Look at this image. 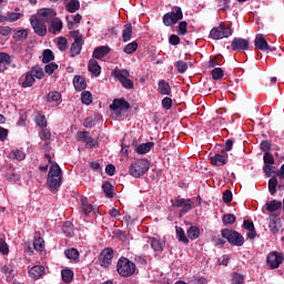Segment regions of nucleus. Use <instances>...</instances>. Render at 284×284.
Masks as SVG:
<instances>
[{
    "label": "nucleus",
    "instance_id": "obj_36",
    "mask_svg": "<svg viewBox=\"0 0 284 284\" xmlns=\"http://www.w3.org/2000/svg\"><path fill=\"white\" fill-rule=\"evenodd\" d=\"M154 148V142L142 143L136 148L138 154H148Z\"/></svg>",
    "mask_w": 284,
    "mask_h": 284
},
{
    "label": "nucleus",
    "instance_id": "obj_30",
    "mask_svg": "<svg viewBox=\"0 0 284 284\" xmlns=\"http://www.w3.org/2000/svg\"><path fill=\"white\" fill-rule=\"evenodd\" d=\"M102 190L106 199H114V186L110 182H104L102 184Z\"/></svg>",
    "mask_w": 284,
    "mask_h": 284
},
{
    "label": "nucleus",
    "instance_id": "obj_40",
    "mask_svg": "<svg viewBox=\"0 0 284 284\" xmlns=\"http://www.w3.org/2000/svg\"><path fill=\"white\" fill-rule=\"evenodd\" d=\"M223 225H234L236 223V216L232 213H226L222 216Z\"/></svg>",
    "mask_w": 284,
    "mask_h": 284
},
{
    "label": "nucleus",
    "instance_id": "obj_10",
    "mask_svg": "<svg viewBox=\"0 0 284 284\" xmlns=\"http://www.w3.org/2000/svg\"><path fill=\"white\" fill-rule=\"evenodd\" d=\"M30 24L38 37H45V34H48V27L45 26V22L37 18V16L30 17Z\"/></svg>",
    "mask_w": 284,
    "mask_h": 284
},
{
    "label": "nucleus",
    "instance_id": "obj_5",
    "mask_svg": "<svg viewBox=\"0 0 284 284\" xmlns=\"http://www.w3.org/2000/svg\"><path fill=\"white\" fill-rule=\"evenodd\" d=\"M222 236L223 239H226L227 243L230 245H233L234 247H243L245 244V237L239 231H232L229 229L222 230Z\"/></svg>",
    "mask_w": 284,
    "mask_h": 284
},
{
    "label": "nucleus",
    "instance_id": "obj_20",
    "mask_svg": "<svg viewBox=\"0 0 284 284\" xmlns=\"http://www.w3.org/2000/svg\"><path fill=\"white\" fill-rule=\"evenodd\" d=\"M73 85H74V89L77 90V92H83V90H85V88H88L85 78H83L81 75H75L73 78Z\"/></svg>",
    "mask_w": 284,
    "mask_h": 284
},
{
    "label": "nucleus",
    "instance_id": "obj_29",
    "mask_svg": "<svg viewBox=\"0 0 284 284\" xmlns=\"http://www.w3.org/2000/svg\"><path fill=\"white\" fill-rule=\"evenodd\" d=\"M61 276L63 283L70 284L74 280V271L70 268H64L61 271Z\"/></svg>",
    "mask_w": 284,
    "mask_h": 284
},
{
    "label": "nucleus",
    "instance_id": "obj_52",
    "mask_svg": "<svg viewBox=\"0 0 284 284\" xmlns=\"http://www.w3.org/2000/svg\"><path fill=\"white\" fill-rule=\"evenodd\" d=\"M245 283V276L241 273H234L231 280V284H243Z\"/></svg>",
    "mask_w": 284,
    "mask_h": 284
},
{
    "label": "nucleus",
    "instance_id": "obj_15",
    "mask_svg": "<svg viewBox=\"0 0 284 284\" xmlns=\"http://www.w3.org/2000/svg\"><path fill=\"white\" fill-rule=\"evenodd\" d=\"M212 165L216 168H223V165H227V153L223 151L222 153H217L210 158Z\"/></svg>",
    "mask_w": 284,
    "mask_h": 284
},
{
    "label": "nucleus",
    "instance_id": "obj_24",
    "mask_svg": "<svg viewBox=\"0 0 284 284\" xmlns=\"http://www.w3.org/2000/svg\"><path fill=\"white\" fill-rule=\"evenodd\" d=\"M81 210H82V214H84L85 216H90L91 212H94V206L90 204V202L88 201V197L81 199Z\"/></svg>",
    "mask_w": 284,
    "mask_h": 284
},
{
    "label": "nucleus",
    "instance_id": "obj_34",
    "mask_svg": "<svg viewBox=\"0 0 284 284\" xmlns=\"http://www.w3.org/2000/svg\"><path fill=\"white\" fill-rule=\"evenodd\" d=\"M281 207H283L282 201L273 200L266 203L267 212H276L277 210H281Z\"/></svg>",
    "mask_w": 284,
    "mask_h": 284
},
{
    "label": "nucleus",
    "instance_id": "obj_16",
    "mask_svg": "<svg viewBox=\"0 0 284 284\" xmlns=\"http://www.w3.org/2000/svg\"><path fill=\"white\" fill-rule=\"evenodd\" d=\"M38 16L41 17L42 21H52L57 17V11L50 8H43L38 11Z\"/></svg>",
    "mask_w": 284,
    "mask_h": 284
},
{
    "label": "nucleus",
    "instance_id": "obj_12",
    "mask_svg": "<svg viewBox=\"0 0 284 284\" xmlns=\"http://www.w3.org/2000/svg\"><path fill=\"white\" fill-rule=\"evenodd\" d=\"M254 45L256 50H261V52H276V47H270L265 36L257 34L254 40Z\"/></svg>",
    "mask_w": 284,
    "mask_h": 284
},
{
    "label": "nucleus",
    "instance_id": "obj_11",
    "mask_svg": "<svg viewBox=\"0 0 284 284\" xmlns=\"http://www.w3.org/2000/svg\"><path fill=\"white\" fill-rule=\"evenodd\" d=\"M112 258H114V250L106 247L100 253L98 261L101 267H110Z\"/></svg>",
    "mask_w": 284,
    "mask_h": 284
},
{
    "label": "nucleus",
    "instance_id": "obj_39",
    "mask_svg": "<svg viewBox=\"0 0 284 284\" xmlns=\"http://www.w3.org/2000/svg\"><path fill=\"white\" fill-rule=\"evenodd\" d=\"M136 50H139V42L133 41V42L128 43L124 47L123 52H125V54H134V52H136Z\"/></svg>",
    "mask_w": 284,
    "mask_h": 284
},
{
    "label": "nucleus",
    "instance_id": "obj_14",
    "mask_svg": "<svg viewBox=\"0 0 284 284\" xmlns=\"http://www.w3.org/2000/svg\"><path fill=\"white\" fill-rule=\"evenodd\" d=\"M173 207H183L181 210V213L183 214H187V212H190V210H192L194 206L192 205V200L187 199H181L178 197L175 199V202L172 203Z\"/></svg>",
    "mask_w": 284,
    "mask_h": 284
},
{
    "label": "nucleus",
    "instance_id": "obj_55",
    "mask_svg": "<svg viewBox=\"0 0 284 284\" xmlns=\"http://www.w3.org/2000/svg\"><path fill=\"white\" fill-rule=\"evenodd\" d=\"M0 63H3L4 65H10L12 63V58L6 52H0Z\"/></svg>",
    "mask_w": 284,
    "mask_h": 284
},
{
    "label": "nucleus",
    "instance_id": "obj_27",
    "mask_svg": "<svg viewBox=\"0 0 284 284\" xmlns=\"http://www.w3.org/2000/svg\"><path fill=\"white\" fill-rule=\"evenodd\" d=\"M175 233L176 239L180 243H183L184 245H187L190 243V240L187 239V235H185V231L181 226H175Z\"/></svg>",
    "mask_w": 284,
    "mask_h": 284
},
{
    "label": "nucleus",
    "instance_id": "obj_28",
    "mask_svg": "<svg viewBox=\"0 0 284 284\" xmlns=\"http://www.w3.org/2000/svg\"><path fill=\"white\" fill-rule=\"evenodd\" d=\"M8 159H11V161H24L26 160V153L21 150H12L8 154Z\"/></svg>",
    "mask_w": 284,
    "mask_h": 284
},
{
    "label": "nucleus",
    "instance_id": "obj_31",
    "mask_svg": "<svg viewBox=\"0 0 284 284\" xmlns=\"http://www.w3.org/2000/svg\"><path fill=\"white\" fill-rule=\"evenodd\" d=\"M132 39V23L124 24V29L122 31V41L128 43Z\"/></svg>",
    "mask_w": 284,
    "mask_h": 284
},
{
    "label": "nucleus",
    "instance_id": "obj_32",
    "mask_svg": "<svg viewBox=\"0 0 284 284\" xmlns=\"http://www.w3.org/2000/svg\"><path fill=\"white\" fill-rule=\"evenodd\" d=\"M63 30V21L59 19H54L51 21V28H49V32H52V34H57V32H61Z\"/></svg>",
    "mask_w": 284,
    "mask_h": 284
},
{
    "label": "nucleus",
    "instance_id": "obj_47",
    "mask_svg": "<svg viewBox=\"0 0 284 284\" xmlns=\"http://www.w3.org/2000/svg\"><path fill=\"white\" fill-rule=\"evenodd\" d=\"M81 19H82V17H81V14H75L74 17H73V21H70V18H65V20H67V28H68V30H72L73 28H74V23H81Z\"/></svg>",
    "mask_w": 284,
    "mask_h": 284
},
{
    "label": "nucleus",
    "instance_id": "obj_35",
    "mask_svg": "<svg viewBox=\"0 0 284 284\" xmlns=\"http://www.w3.org/2000/svg\"><path fill=\"white\" fill-rule=\"evenodd\" d=\"M83 43L84 42H73L71 44L70 54L72 58L81 54V50H83Z\"/></svg>",
    "mask_w": 284,
    "mask_h": 284
},
{
    "label": "nucleus",
    "instance_id": "obj_33",
    "mask_svg": "<svg viewBox=\"0 0 284 284\" xmlns=\"http://www.w3.org/2000/svg\"><path fill=\"white\" fill-rule=\"evenodd\" d=\"M80 8H81V2H79V0H70L65 4V10L67 12H70V13L77 12Z\"/></svg>",
    "mask_w": 284,
    "mask_h": 284
},
{
    "label": "nucleus",
    "instance_id": "obj_13",
    "mask_svg": "<svg viewBox=\"0 0 284 284\" xmlns=\"http://www.w3.org/2000/svg\"><path fill=\"white\" fill-rule=\"evenodd\" d=\"M231 50H233V52L250 50V40L243 38H234L231 42Z\"/></svg>",
    "mask_w": 284,
    "mask_h": 284
},
{
    "label": "nucleus",
    "instance_id": "obj_48",
    "mask_svg": "<svg viewBox=\"0 0 284 284\" xmlns=\"http://www.w3.org/2000/svg\"><path fill=\"white\" fill-rule=\"evenodd\" d=\"M13 39H14V41H23V39H28V30L21 29V30L16 31Z\"/></svg>",
    "mask_w": 284,
    "mask_h": 284
},
{
    "label": "nucleus",
    "instance_id": "obj_21",
    "mask_svg": "<svg viewBox=\"0 0 284 284\" xmlns=\"http://www.w3.org/2000/svg\"><path fill=\"white\" fill-rule=\"evenodd\" d=\"M111 49L108 45L98 47L93 51V59H103V57H106V54H110Z\"/></svg>",
    "mask_w": 284,
    "mask_h": 284
},
{
    "label": "nucleus",
    "instance_id": "obj_8",
    "mask_svg": "<svg viewBox=\"0 0 284 284\" xmlns=\"http://www.w3.org/2000/svg\"><path fill=\"white\" fill-rule=\"evenodd\" d=\"M112 112H115L116 116H121L123 112H128L131 105L125 98L114 99L113 102L109 105Z\"/></svg>",
    "mask_w": 284,
    "mask_h": 284
},
{
    "label": "nucleus",
    "instance_id": "obj_9",
    "mask_svg": "<svg viewBox=\"0 0 284 284\" xmlns=\"http://www.w3.org/2000/svg\"><path fill=\"white\" fill-rule=\"evenodd\" d=\"M284 261L283 253H278L276 251L271 252L266 257V265L270 267V270H278L281 267V264Z\"/></svg>",
    "mask_w": 284,
    "mask_h": 284
},
{
    "label": "nucleus",
    "instance_id": "obj_26",
    "mask_svg": "<svg viewBox=\"0 0 284 284\" xmlns=\"http://www.w3.org/2000/svg\"><path fill=\"white\" fill-rule=\"evenodd\" d=\"M22 88H32L34 85V75L32 72H27L24 75H22Z\"/></svg>",
    "mask_w": 284,
    "mask_h": 284
},
{
    "label": "nucleus",
    "instance_id": "obj_42",
    "mask_svg": "<svg viewBox=\"0 0 284 284\" xmlns=\"http://www.w3.org/2000/svg\"><path fill=\"white\" fill-rule=\"evenodd\" d=\"M201 235V231L196 226H191L187 230V237L191 239V241H196L199 236Z\"/></svg>",
    "mask_w": 284,
    "mask_h": 284
},
{
    "label": "nucleus",
    "instance_id": "obj_54",
    "mask_svg": "<svg viewBox=\"0 0 284 284\" xmlns=\"http://www.w3.org/2000/svg\"><path fill=\"white\" fill-rule=\"evenodd\" d=\"M0 252L4 256H8V254H10V246H8V243L3 239H0Z\"/></svg>",
    "mask_w": 284,
    "mask_h": 284
},
{
    "label": "nucleus",
    "instance_id": "obj_25",
    "mask_svg": "<svg viewBox=\"0 0 284 284\" xmlns=\"http://www.w3.org/2000/svg\"><path fill=\"white\" fill-rule=\"evenodd\" d=\"M89 72H92L95 77L101 75V65H99V61L95 59H91L88 64Z\"/></svg>",
    "mask_w": 284,
    "mask_h": 284
},
{
    "label": "nucleus",
    "instance_id": "obj_63",
    "mask_svg": "<svg viewBox=\"0 0 284 284\" xmlns=\"http://www.w3.org/2000/svg\"><path fill=\"white\" fill-rule=\"evenodd\" d=\"M70 37L74 39V42H84L83 36L81 34V32H79V30L70 31Z\"/></svg>",
    "mask_w": 284,
    "mask_h": 284
},
{
    "label": "nucleus",
    "instance_id": "obj_4",
    "mask_svg": "<svg viewBox=\"0 0 284 284\" xmlns=\"http://www.w3.org/2000/svg\"><path fill=\"white\" fill-rule=\"evenodd\" d=\"M234 31L232 30V26L221 22L219 27L211 29L210 37L213 41H221V39H230Z\"/></svg>",
    "mask_w": 284,
    "mask_h": 284
},
{
    "label": "nucleus",
    "instance_id": "obj_60",
    "mask_svg": "<svg viewBox=\"0 0 284 284\" xmlns=\"http://www.w3.org/2000/svg\"><path fill=\"white\" fill-rule=\"evenodd\" d=\"M6 180L9 181L10 183H17V181H21V175L9 172L6 174Z\"/></svg>",
    "mask_w": 284,
    "mask_h": 284
},
{
    "label": "nucleus",
    "instance_id": "obj_64",
    "mask_svg": "<svg viewBox=\"0 0 284 284\" xmlns=\"http://www.w3.org/2000/svg\"><path fill=\"white\" fill-rule=\"evenodd\" d=\"M84 128H94L97 125V119L89 116L83 122Z\"/></svg>",
    "mask_w": 284,
    "mask_h": 284
},
{
    "label": "nucleus",
    "instance_id": "obj_43",
    "mask_svg": "<svg viewBox=\"0 0 284 284\" xmlns=\"http://www.w3.org/2000/svg\"><path fill=\"white\" fill-rule=\"evenodd\" d=\"M51 61H54V53L52 50L47 49L42 53V63H51Z\"/></svg>",
    "mask_w": 284,
    "mask_h": 284
},
{
    "label": "nucleus",
    "instance_id": "obj_41",
    "mask_svg": "<svg viewBox=\"0 0 284 284\" xmlns=\"http://www.w3.org/2000/svg\"><path fill=\"white\" fill-rule=\"evenodd\" d=\"M31 74L33 75V79L36 77V79H43V77H45V73L43 72V68L37 65V67H32L31 71Z\"/></svg>",
    "mask_w": 284,
    "mask_h": 284
},
{
    "label": "nucleus",
    "instance_id": "obj_49",
    "mask_svg": "<svg viewBox=\"0 0 284 284\" xmlns=\"http://www.w3.org/2000/svg\"><path fill=\"white\" fill-rule=\"evenodd\" d=\"M175 68L178 70V72L180 74H185V72H187V62L183 61V60H179L175 63Z\"/></svg>",
    "mask_w": 284,
    "mask_h": 284
},
{
    "label": "nucleus",
    "instance_id": "obj_7",
    "mask_svg": "<svg viewBox=\"0 0 284 284\" xmlns=\"http://www.w3.org/2000/svg\"><path fill=\"white\" fill-rule=\"evenodd\" d=\"M181 19H183V10L181 7H174L171 12L163 16L162 21L164 26L170 28V26H176Z\"/></svg>",
    "mask_w": 284,
    "mask_h": 284
},
{
    "label": "nucleus",
    "instance_id": "obj_38",
    "mask_svg": "<svg viewBox=\"0 0 284 284\" xmlns=\"http://www.w3.org/2000/svg\"><path fill=\"white\" fill-rule=\"evenodd\" d=\"M74 227V225L72 224V222H65L62 225V232L63 234H65V236H68L69 239H72V236H74V230L72 229Z\"/></svg>",
    "mask_w": 284,
    "mask_h": 284
},
{
    "label": "nucleus",
    "instance_id": "obj_46",
    "mask_svg": "<svg viewBox=\"0 0 284 284\" xmlns=\"http://www.w3.org/2000/svg\"><path fill=\"white\" fill-rule=\"evenodd\" d=\"M2 274H6L9 278H14V268H12V265L6 264L1 266Z\"/></svg>",
    "mask_w": 284,
    "mask_h": 284
},
{
    "label": "nucleus",
    "instance_id": "obj_56",
    "mask_svg": "<svg viewBox=\"0 0 284 284\" xmlns=\"http://www.w3.org/2000/svg\"><path fill=\"white\" fill-rule=\"evenodd\" d=\"M36 123L39 128H48V119H45V115H37Z\"/></svg>",
    "mask_w": 284,
    "mask_h": 284
},
{
    "label": "nucleus",
    "instance_id": "obj_62",
    "mask_svg": "<svg viewBox=\"0 0 284 284\" xmlns=\"http://www.w3.org/2000/svg\"><path fill=\"white\" fill-rule=\"evenodd\" d=\"M263 161L265 165H274V155L270 152L264 153Z\"/></svg>",
    "mask_w": 284,
    "mask_h": 284
},
{
    "label": "nucleus",
    "instance_id": "obj_37",
    "mask_svg": "<svg viewBox=\"0 0 284 284\" xmlns=\"http://www.w3.org/2000/svg\"><path fill=\"white\" fill-rule=\"evenodd\" d=\"M33 248L36 252H43V250H45V240H43L41 236L34 237Z\"/></svg>",
    "mask_w": 284,
    "mask_h": 284
},
{
    "label": "nucleus",
    "instance_id": "obj_19",
    "mask_svg": "<svg viewBox=\"0 0 284 284\" xmlns=\"http://www.w3.org/2000/svg\"><path fill=\"white\" fill-rule=\"evenodd\" d=\"M45 274V267L43 265H36L29 270V276L34 281L41 278Z\"/></svg>",
    "mask_w": 284,
    "mask_h": 284
},
{
    "label": "nucleus",
    "instance_id": "obj_59",
    "mask_svg": "<svg viewBox=\"0 0 284 284\" xmlns=\"http://www.w3.org/2000/svg\"><path fill=\"white\" fill-rule=\"evenodd\" d=\"M58 48L61 52H65L68 50V39L61 37L58 39Z\"/></svg>",
    "mask_w": 284,
    "mask_h": 284
},
{
    "label": "nucleus",
    "instance_id": "obj_18",
    "mask_svg": "<svg viewBox=\"0 0 284 284\" xmlns=\"http://www.w3.org/2000/svg\"><path fill=\"white\" fill-rule=\"evenodd\" d=\"M151 247L154 252H163V250H165V237H152Z\"/></svg>",
    "mask_w": 284,
    "mask_h": 284
},
{
    "label": "nucleus",
    "instance_id": "obj_61",
    "mask_svg": "<svg viewBox=\"0 0 284 284\" xmlns=\"http://www.w3.org/2000/svg\"><path fill=\"white\" fill-rule=\"evenodd\" d=\"M59 64L51 62L44 67V72L47 74H54V71L58 70Z\"/></svg>",
    "mask_w": 284,
    "mask_h": 284
},
{
    "label": "nucleus",
    "instance_id": "obj_3",
    "mask_svg": "<svg viewBox=\"0 0 284 284\" xmlns=\"http://www.w3.org/2000/svg\"><path fill=\"white\" fill-rule=\"evenodd\" d=\"M150 171V161L146 159H141L133 162L129 168V173L133 179H141L144 174Z\"/></svg>",
    "mask_w": 284,
    "mask_h": 284
},
{
    "label": "nucleus",
    "instance_id": "obj_45",
    "mask_svg": "<svg viewBox=\"0 0 284 284\" xmlns=\"http://www.w3.org/2000/svg\"><path fill=\"white\" fill-rule=\"evenodd\" d=\"M268 230H271L272 234H277V232L281 230V227H278V222L276 216L270 219Z\"/></svg>",
    "mask_w": 284,
    "mask_h": 284
},
{
    "label": "nucleus",
    "instance_id": "obj_51",
    "mask_svg": "<svg viewBox=\"0 0 284 284\" xmlns=\"http://www.w3.org/2000/svg\"><path fill=\"white\" fill-rule=\"evenodd\" d=\"M81 102L84 105H90L92 103V93L90 91H84L81 93Z\"/></svg>",
    "mask_w": 284,
    "mask_h": 284
},
{
    "label": "nucleus",
    "instance_id": "obj_1",
    "mask_svg": "<svg viewBox=\"0 0 284 284\" xmlns=\"http://www.w3.org/2000/svg\"><path fill=\"white\" fill-rule=\"evenodd\" d=\"M116 272L123 278H130L136 273V264L125 256H121L116 263Z\"/></svg>",
    "mask_w": 284,
    "mask_h": 284
},
{
    "label": "nucleus",
    "instance_id": "obj_22",
    "mask_svg": "<svg viewBox=\"0 0 284 284\" xmlns=\"http://www.w3.org/2000/svg\"><path fill=\"white\" fill-rule=\"evenodd\" d=\"M276 187H278V190H281V191L284 190V185L278 184V179H276V176H273L268 180V192H270V194H272V196H274V194H276Z\"/></svg>",
    "mask_w": 284,
    "mask_h": 284
},
{
    "label": "nucleus",
    "instance_id": "obj_17",
    "mask_svg": "<svg viewBox=\"0 0 284 284\" xmlns=\"http://www.w3.org/2000/svg\"><path fill=\"white\" fill-rule=\"evenodd\" d=\"M158 92L163 97H172V87H170V82L160 80L158 82Z\"/></svg>",
    "mask_w": 284,
    "mask_h": 284
},
{
    "label": "nucleus",
    "instance_id": "obj_23",
    "mask_svg": "<svg viewBox=\"0 0 284 284\" xmlns=\"http://www.w3.org/2000/svg\"><path fill=\"white\" fill-rule=\"evenodd\" d=\"M244 230H247V239L254 240L256 239V229L254 227V222L250 220H244L243 222Z\"/></svg>",
    "mask_w": 284,
    "mask_h": 284
},
{
    "label": "nucleus",
    "instance_id": "obj_6",
    "mask_svg": "<svg viewBox=\"0 0 284 284\" xmlns=\"http://www.w3.org/2000/svg\"><path fill=\"white\" fill-rule=\"evenodd\" d=\"M111 74L112 77H114V79H118V81H120L125 90L134 89V82L128 78L130 77V71H128V69H114Z\"/></svg>",
    "mask_w": 284,
    "mask_h": 284
},
{
    "label": "nucleus",
    "instance_id": "obj_53",
    "mask_svg": "<svg viewBox=\"0 0 284 284\" xmlns=\"http://www.w3.org/2000/svg\"><path fill=\"white\" fill-rule=\"evenodd\" d=\"M47 101H49V103H52V101H61V93H59L58 91L48 93Z\"/></svg>",
    "mask_w": 284,
    "mask_h": 284
},
{
    "label": "nucleus",
    "instance_id": "obj_58",
    "mask_svg": "<svg viewBox=\"0 0 284 284\" xmlns=\"http://www.w3.org/2000/svg\"><path fill=\"white\" fill-rule=\"evenodd\" d=\"M263 171H264V173L266 174V176H272V173H273V174H276V172H278V171L276 170V166H273L272 164H265V165L263 166Z\"/></svg>",
    "mask_w": 284,
    "mask_h": 284
},
{
    "label": "nucleus",
    "instance_id": "obj_57",
    "mask_svg": "<svg viewBox=\"0 0 284 284\" xmlns=\"http://www.w3.org/2000/svg\"><path fill=\"white\" fill-rule=\"evenodd\" d=\"M178 34H180V37H185V34H187V22L186 21H181L179 23Z\"/></svg>",
    "mask_w": 284,
    "mask_h": 284
},
{
    "label": "nucleus",
    "instance_id": "obj_2",
    "mask_svg": "<svg viewBox=\"0 0 284 284\" xmlns=\"http://www.w3.org/2000/svg\"><path fill=\"white\" fill-rule=\"evenodd\" d=\"M63 176V171H61V166L57 163L52 164L49 169L47 185L50 190H59L61 187V181Z\"/></svg>",
    "mask_w": 284,
    "mask_h": 284
},
{
    "label": "nucleus",
    "instance_id": "obj_44",
    "mask_svg": "<svg viewBox=\"0 0 284 284\" xmlns=\"http://www.w3.org/2000/svg\"><path fill=\"white\" fill-rule=\"evenodd\" d=\"M211 77L213 81H221L224 77V71L221 68H215L211 71Z\"/></svg>",
    "mask_w": 284,
    "mask_h": 284
},
{
    "label": "nucleus",
    "instance_id": "obj_50",
    "mask_svg": "<svg viewBox=\"0 0 284 284\" xmlns=\"http://www.w3.org/2000/svg\"><path fill=\"white\" fill-rule=\"evenodd\" d=\"M67 258L71 261H77L79 258V251L77 248H69L64 252Z\"/></svg>",
    "mask_w": 284,
    "mask_h": 284
}]
</instances>
